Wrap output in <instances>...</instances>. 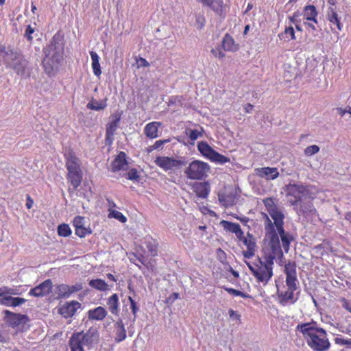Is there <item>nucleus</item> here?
<instances>
[{
    "label": "nucleus",
    "mask_w": 351,
    "mask_h": 351,
    "mask_svg": "<svg viewBox=\"0 0 351 351\" xmlns=\"http://www.w3.org/2000/svg\"><path fill=\"white\" fill-rule=\"evenodd\" d=\"M201 2L203 5L213 8L214 4L216 3L219 6H221L223 1L221 0H197Z\"/></svg>",
    "instance_id": "nucleus-46"
},
{
    "label": "nucleus",
    "mask_w": 351,
    "mask_h": 351,
    "mask_svg": "<svg viewBox=\"0 0 351 351\" xmlns=\"http://www.w3.org/2000/svg\"><path fill=\"white\" fill-rule=\"evenodd\" d=\"M265 219L266 237L269 241L263 249V256L254 261L247 263L249 269L258 282L267 283L273 276L274 260L283 258L279 236L274 228L271 220L267 214H263Z\"/></svg>",
    "instance_id": "nucleus-1"
},
{
    "label": "nucleus",
    "mask_w": 351,
    "mask_h": 351,
    "mask_svg": "<svg viewBox=\"0 0 351 351\" xmlns=\"http://www.w3.org/2000/svg\"><path fill=\"white\" fill-rule=\"evenodd\" d=\"M223 49L227 51H237L239 49V45L236 44L234 38L229 34H226L222 39Z\"/></svg>",
    "instance_id": "nucleus-24"
},
{
    "label": "nucleus",
    "mask_w": 351,
    "mask_h": 351,
    "mask_svg": "<svg viewBox=\"0 0 351 351\" xmlns=\"http://www.w3.org/2000/svg\"><path fill=\"white\" fill-rule=\"evenodd\" d=\"M0 58L6 64L16 61L17 63L14 64L13 69L16 71L17 73H19L21 71H23L25 69V66L23 64L25 63L26 60L23 58L21 53L13 49L7 50L5 47L2 45H0Z\"/></svg>",
    "instance_id": "nucleus-10"
},
{
    "label": "nucleus",
    "mask_w": 351,
    "mask_h": 351,
    "mask_svg": "<svg viewBox=\"0 0 351 351\" xmlns=\"http://www.w3.org/2000/svg\"><path fill=\"white\" fill-rule=\"evenodd\" d=\"M34 32V29L32 27L31 25H27L25 32V36L27 38V39L29 41H32L33 38L32 36V34Z\"/></svg>",
    "instance_id": "nucleus-52"
},
{
    "label": "nucleus",
    "mask_w": 351,
    "mask_h": 351,
    "mask_svg": "<svg viewBox=\"0 0 351 351\" xmlns=\"http://www.w3.org/2000/svg\"><path fill=\"white\" fill-rule=\"evenodd\" d=\"M345 219L351 223V212H348L345 214Z\"/></svg>",
    "instance_id": "nucleus-64"
},
{
    "label": "nucleus",
    "mask_w": 351,
    "mask_h": 351,
    "mask_svg": "<svg viewBox=\"0 0 351 351\" xmlns=\"http://www.w3.org/2000/svg\"><path fill=\"white\" fill-rule=\"evenodd\" d=\"M5 320L6 323L12 328H16L21 325L26 324L29 322V319L26 315L14 313L8 310L4 311Z\"/></svg>",
    "instance_id": "nucleus-13"
},
{
    "label": "nucleus",
    "mask_w": 351,
    "mask_h": 351,
    "mask_svg": "<svg viewBox=\"0 0 351 351\" xmlns=\"http://www.w3.org/2000/svg\"><path fill=\"white\" fill-rule=\"evenodd\" d=\"M63 156L67 170L66 179L75 190L80 186L83 179L80 160L75 155L73 149L70 147L65 149Z\"/></svg>",
    "instance_id": "nucleus-6"
},
{
    "label": "nucleus",
    "mask_w": 351,
    "mask_h": 351,
    "mask_svg": "<svg viewBox=\"0 0 351 351\" xmlns=\"http://www.w3.org/2000/svg\"><path fill=\"white\" fill-rule=\"evenodd\" d=\"M184 100L183 96L176 95L171 97L169 100V105H176L179 104L180 106H182V102Z\"/></svg>",
    "instance_id": "nucleus-44"
},
{
    "label": "nucleus",
    "mask_w": 351,
    "mask_h": 351,
    "mask_svg": "<svg viewBox=\"0 0 351 351\" xmlns=\"http://www.w3.org/2000/svg\"><path fill=\"white\" fill-rule=\"evenodd\" d=\"M319 152V146L316 145H310L308 147H307L304 151V153L305 154L306 156H311L317 153H318Z\"/></svg>",
    "instance_id": "nucleus-41"
},
{
    "label": "nucleus",
    "mask_w": 351,
    "mask_h": 351,
    "mask_svg": "<svg viewBox=\"0 0 351 351\" xmlns=\"http://www.w3.org/2000/svg\"><path fill=\"white\" fill-rule=\"evenodd\" d=\"M33 204H34L33 199H32V197H30L29 195H27V202H26V207H27V208H28V209L32 208Z\"/></svg>",
    "instance_id": "nucleus-57"
},
{
    "label": "nucleus",
    "mask_w": 351,
    "mask_h": 351,
    "mask_svg": "<svg viewBox=\"0 0 351 351\" xmlns=\"http://www.w3.org/2000/svg\"><path fill=\"white\" fill-rule=\"evenodd\" d=\"M87 108L93 110H101L106 108L107 106V99H104L101 101H97V100L93 99L90 102L88 103Z\"/></svg>",
    "instance_id": "nucleus-34"
},
{
    "label": "nucleus",
    "mask_w": 351,
    "mask_h": 351,
    "mask_svg": "<svg viewBox=\"0 0 351 351\" xmlns=\"http://www.w3.org/2000/svg\"><path fill=\"white\" fill-rule=\"evenodd\" d=\"M278 37L283 42L296 39L295 30L292 26L286 27L285 30L278 34Z\"/></svg>",
    "instance_id": "nucleus-31"
},
{
    "label": "nucleus",
    "mask_w": 351,
    "mask_h": 351,
    "mask_svg": "<svg viewBox=\"0 0 351 351\" xmlns=\"http://www.w3.org/2000/svg\"><path fill=\"white\" fill-rule=\"evenodd\" d=\"M238 240L242 241L243 245L247 247V250L243 252L244 257L247 258L252 257L254 255L256 250V242L253 235L248 232L247 236L244 237L243 234V238Z\"/></svg>",
    "instance_id": "nucleus-18"
},
{
    "label": "nucleus",
    "mask_w": 351,
    "mask_h": 351,
    "mask_svg": "<svg viewBox=\"0 0 351 351\" xmlns=\"http://www.w3.org/2000/svg\"><path fill=\"white\" fill-rule=\"evenodd\" d=\"M119 121V118L110 121L107 124L106 126V138H109L114 136V134L118 127V123Z\"/></svg>",
    "instance_id": "nucleus-35"
},
{
    "label": "nucleus",
    "mask_w": 351,
    "mask_h": 351,
    "mask_svg": "<svg viewBox=\"0 0 351 351\" xmlns=\"http://www.w3.org/2000/svg\"><path fill=\"white\" fill-rule=\"evenodd\" d=\"M228 314H229L230 318L232 320L236 321L238 324H241V315L237 311H235L233 309L230 308L228 310Z\"/></svg>",
    "instance_id": "nucleus-45"
},
{
    "label": "nucleus",
    "mask_w": 351,
    "mask_h": 351,
    "mask_svg": "<svg viewBox=\"0 0 351 351\" xmlns=\"http://www.w3.org/2000/svg\"><path fill=\"white\" fill-rule=\"evenodd\" d=\"M224 289L230 294L231 295H233L234 296H241L243 298H249L250 296L244 293V292H242L239 290H237L235 289H233V288H229V287H224Z\"/></svg>",
    "instance_id": "nucleus-42"
},
{
    "label": "nucleus",
    "mask_w": 351,
    "mask_h": 351,
    "mask_svg": "<svg viewBox=\"0 0 351 351\" xmlns=\"http://www.w3.org/2000/svg\"><path fill=\"white\" fill-rule=\"evenodd\" d=\"M296 263L289 261L285 265L284 272L286 275L287 290H278L279 302L282 306L288 304H294L298 297L295 296L294 292L298 289V280L296 272Z\"/></svg>",
    "instance_id": "nucleus-4"
},
{
    "label": "nucleus",
    "mask_w": 351,
    "mask_h": 351,
    "mask_svg": "<svg viewBox=\"0 0 351 351\" xmlns=\"http://www.w3.org/2000/svg\"><path fill=\"white\" fill-rule=\"evenodd\" d=\"M326 19L329 22V26L333 33L336 32V29L341 32L343 29V24L341 22V18L338 16L336 8L329 7L326 12ZM338 34V32H337Z\"/></svg>",
    "instance_id": "nucleus-16"
},
{
    "label": "nucleus",
    "mask_w": 351,
    "mask_h": 351,
    "mask_svg": "<svg viewBox=\"0 0 351 351\" xmlns=\"http://www.w3.org/2000/svg\"><path fill=\"white\" fill-rule=\"evenodd\" d=\"M12 301L11 306H14V307L21 305L26 302V300L24 298H13L12 297Z\"/></svg>",
    "instance_id": "nucleus-54"
},
{
    "label": "nucleus",
    "mask_w": 351,
    "mask_h": 351,
    "mask_svg": "<svg viewBox=\"0 0 351 351\" xmlns=\"http://www.w3.org/2000/svg\"><path fill=\"white\" fill-rule=\"evenodd\" d=\"M75 234L80 238H84L86 236L92 233V230L90 228H85L84 226H82L75 229Z\"/></svg>",
    "instance_id": "nucleus-40"
},
{
    "label": "nucleus",
    "mask_w": 351,
    "mask_h": 351,
    "mask_svg": "<svg viewBox=\"0 0 351 351\" xmlns=\"http://www.w3.org/2000/svg\"><path fill=\"white\" fill-rule=\"evenodd\" d=\"M297 213L304 215H313L316 213V209L311 201L302 200L299 204L298 210H295Z\"/></svg>",
    "instance_id": "nucleus-23"
},
{
    "label": "nucleus",
    "mask_w": 351,
    "mask_h": 351,
    "mask_svg": "<svg viewBox=\"0 0 351 351\" xmlns=\"http://www.w3.org/2000/svg\"><path fill=\"white\" fill-rule=\"evenodd\" d=\"M90 55L92 59V68L93 73L99 77L101 74L100 64H99V57L95 51H90Z\"/></svg>",
    "instance_id": "nucleus-32"
},
{
    "label": "nucleus",
    "mask_w": 351,
    "mask_h": 351,
    "mask_svg": "<svg viewBox=\"0 0 351 351\" xmlns=\"http://www.w3.org/2000/svg\"><path fill=\"white\" fill-rule=\"evenodd\" d=\"M107 315L106 310L102 306H98L88 311V317L90 320L101 321Z\"/></svg>",
    "instance_id": "nucleus-25"
},
{
    "label": "nucleus",
    "mask_w": 351,
    "mask_h": 351,
    "mask_svg": "<svg viewBox=\"0 0 351 351\" xmlns=\"http://www.w3.org/2000/svg\"><path fill=\"white\" fill-rule=\"evenodd\" d=\"M341 302L343 307L351 313V300H346L343 298L341 299Z\"/></svg>",
    "instance_id": "nucleus-55"
},
{
    "label": "nucleus",
    "mask_w": 351,
    "mask_h": 351,
    "mask_svg": "<svg viewBox=\"0 0 351 351\" xmlns=\"http://www.w3.org/2000/svg\"><path fill=\"white\" fill-rule=\"evenodd\" d=\"M126 154L124 152H119L111 163V168L113 172L119 171L128 165Z\"/></svg>",
    "instance_id": "nucleus-22"
},
{
    "label": "nucleus",
    "mask_w": 351,
    "mask_h": 351,
    "mask_svg": "<svg viewBox=\"0 0 351 351\" xmlns=\"http://www.w3.org/2000/svg\"><path fill=\"white\" fill-rule=\"evenodd\" d=\"M88 284L91 287L98 291H106L109 289L108 285L104 280L100 278L90 280Z\"/></svg>",
    "instance_id": "nucleus-33"
},
{
    "label": "nucleus",
    "mask_w": 351,
    "mask_h": 351,
    "mask_svg": "<svg viewBox=\"0 0 351 351\" xmlns=\"http://www.w3.org/2000/svg\"><path fill=\"white\" fill-rule=\"evenodd\" d=\"M210 52L215 57L221 59L225 57V53L223 49L220 47H217L215 49H212Z\"/></svg>",
    "instance_id": "nucleus-47"
},
{
    "label": "nucleus",
    "mask_w": 351,
    "mask_h": 351,
    "mask_svg": "<svg viewBox=\"0 0 351 351\" xmlns=\"http://www.w3.org/2000/svg\"><path fill=\"white\" fill-rule=\"evenodd\" d=\"M81 307V304L75 300L66 302L58 306V313L64 318L72 317Z\"/></svg>",
    "instance_id": "nucleus-15"
},
{
    "label": "nucleus",
    "mask_w": 351,
    "mask_h": 351,
    "mask_svg": "<svg viewBox=\"0 0 351 351\" xmlns=\"http://www.w3.org/2000/svg\"><path fill=\"white\" fill-rule=\"evenodd\" d=\"M97 339V332L92 330L73 332L69 341L70 350L84 351V348L90 349Z\"/></svg>",
    "instance_id": "nucleus-7"
},
{
    "label": "nucleus",
    "mask_w": 351,
    "mask_h": 351,
    "mask_svg": "<svg viewBox=\"0 0 351 351\" xmlns=\"http://www.w3.org/2000/svg\"><path fill=\"white\" fill-rule=\"evenodd\" d=\"M108 211H109L108 217L114 218V219L119 220L121 223H125L127 221L126 217L124 216L122 214V213H121L118 210L112 209L111 208H108Z\"/></svg>",
    "instance_id": "nucleus-36"
},
{
    "label": "nucleus",
    "mask_w": 351,
    "mask_h": 351,
    "mask_svg": "<svg viewBox=\"0 0 351 351\" xmlns=\"http://www.w3.org/2000/svg\"><path fill=\"white\" fill-rule=\"evenodd\" d=\"M155 164L165 171H175L186 165L183 159H177L169 156H158L154 160Z\"/></svg>",
    "instance_id": "nucleus-12"
},
{
    "label": "nucleus",
    "mask_w": 351,
    "mask_h": 351,
    "mask_svg": "<svg viewBox=\"0 0 351 351\" xmlns=\"http://www.w3.org/2000/svg\"><path fill=\"white\" fill-rule=\"evenodd\" d=\"M139 61L141 62V66L147 67L149 66V63L145 58H141Z\"/></svg>",
    "instance_id": "nucleus-58"
},
{
    "label": "nucleus",
    "mask_w": 351,
    "mask_h": 351,
    "mask_svg": "<svg viewBox=\"0 0 351 351\" xmlns=\"http://www.w3.org/2000/svg\"><path fill=\"white\" fill-rule=\"evenodd\" d=\"M314 250L321 256L328 254L329 252L333 253L335 252L330 242L326 240H324L322 243L315 245L314 247Z\"/></svg>",
    "instance_id": "nucleus-30"
},
{
    "label": "nucleus",
    "mask_w": 351,
    "mask_h": 351,
    "mask_svg": "<svg viewBox=\"0 0 351 351\" xmlns=\"http://www.w3.org/2000/svg\"><path fill=\"white\" fill-rule=\"evenodd\" d=\"M127 178L130 180H137L139 178L138 171L134 168L131 169L128 173Z\"/></svg>",
    "instance_id": "nucleus-49"
},
{
    "label": "nucleus",
    "mask_w": 351,
    "mask_h": 351,
    "mask_svg": "<svg viewBox=\"0 0 351 351\" xmlns=\"http://www.w3.org/2000/svg\"><path fill=\"white\" fill-rule=\"evenodd\" d=\"M210 171V165L199 160L191 161L186 167L184 173L186 177L192 180H204Z\"/></svg>",
    "instance_id": "nucleus-9"
},
{
    "label": "nucleus",
    "mask_w": 351,
    "mask_h": 351,
    "mask_svg": "<svg viewBox=\"0 0 351 351\" xmlns=\"http://www.w3.org/2000/svg\"><path fill=\"white\" fill-rule=\"evenodd\" d=\"M220 225L226 231L235 234L238 239L243 238V231L241 230L239 223L228 221L226 220H221Z\"/></svg>",
    "instance_id": "nucleus-20"
},
{
    "label": "nucleus",
    "mask_w": 351,
    "mask_h": 351,
    "mask_svg": "<svg viewBox=\"0 0 351 351\" xmlns=\"http://www.w3.org/2000/svg\"><path fill=\"white\" fill-rule=\"evenodd\" d=\"M300 16V12L299 11L295 12L292 16H289V20L292 23H297L298 21V18Z\"/></svg>",
    "instance_id": "nucleus-56"
},
{
    "label": "nucleus",
    "mask_w": 351,
    "mask_h": 351,
    "mask_svg": "<svg viewBox=\"0 0 351 351\" xmlns=\"http://www.w3.org/2000/svg\"><path fill=\"white\" fill-rule=\"evenodd\" d=\"M107 306L110 312L117 316L119 313V300L117 293L112 294L107 300Z\"/></svg>",
    "instance_id": "nucleus-26"
},
{
    "label": "nucleus",
    "mask_w": 351,
    "mask_h": 351,
    "mask_svg": "<svg viewBox=\"0 0 351 351\" xmlns=\"http://www.w3.org/2000/svg\"><path fill=\"white\" fill-rule=\"evenodd\" d=\"M335 343L339 346H346L348 348H351V339H344L342 337H335Z\"/></svg>",
    "instance_id": "nucleus-43"
},
{
    "label": "nucleus",
    "mask_w": 351,
    "mask_h": 351,
    "mask_svg": "<svg viewBox=\"0 0 351 351\" xmlns=\"http://www.w3.org/2000/svg\"><path fill=\"white\" fill-rule=\"evenodd\" d=\"M197 149L202 156L210 161L221 165L230 162V158L214 150L207 142L201 141L197 143Z\"/></svg>",
    "instance_id": "nucleus-11"
},
{
    "label": "nucleus",
    "mask_w": 351,
    "mask_h": 351,
    "mask_svg": "<svg viewBox=\"0 0 351 351\" xmlns=\"http://www.w3.org/2000/svg\"><path fill=\"white\" fill-rule=\"evenodd\" d=\"M263 203L274 220V222L271 221V223L278 235L279 234L285 252L287 253L289 250L291 242L293 240V237L291 234L286 232L284 229L285 215L278 208L274 197L265 198L263 199Z\"/></svg>",
    "instance_id": "nucleus-3"
},
{
    "label": "nucleus",
    "mask_w": 351,
    "mask_h": 351,
    "mask_svg": "<svg viewBox=\"0 0 351 351\" xmlns=\"http://www.w3.org/2000/svg\"><path fill=\"white\" fill-rule=\"evenodd\" d=\"M256 175L267 180H275L279 176V172L276 167H259L255 169Z\"/></svg>",
    "instance_id": "nucleus-19"
},
{
    "label": "nucleus",
    "mask_w": 351,
    "mask_h": 351,
    "mask_svg": "<svg viewBox=\"0 0 351 351\" xmlns=\"http://www.w3.org/2000/svg\"><path fill=\"white\" fill-rule=\"evenodd\" d=\"M64 47L53 36L50 44L44 49L45 56L43 66L48 75H54L58 70L64 58Z\"/></svg>",
    "instance_id": "nucleus-5"
},
{
    "label": "nucleus",
    "mask_w": 351,
    "mask_h": 351,
    "mask_svg": "<svg viewBox=\"0 0 351 351\" xmlns=\"http://www.w3.org/2000/svg\"><path fill=\"white\" fill-rule=\"evenodd\" d=\"M161 125L160 122H151L147 124L144 129L145 135L150 138H156L158 136V128Z\"/></svg>",
    "instance_id": "nucleus-27"
},
{
    "label": "nucleus",
    "mask_w": 351,
    "mask_h": 351,
    "mask_svg": "<svg viewBox=\"0 0 351 351\" xmlns=\"http://www.w3.org/2000/svg\"><path fill=\"white\" fill-rule=\"evenodd\" d=\"M8 293H10V291L6 287L0 288V296H3V294Z\"/></svg>",
    "instance_id": "nucleus-62"
},
{
    "label": "nucleus",
    "mask_w": 351,
    "mask_h": 351,
    "mask_svg": "<svg viewBox=\"0 0 351 351\" xmlns=\"http://www.w3.org/2000/svg\"><path fill=\"white\" fill-rule=\"evenodd\" d=\"M83 285L81 282H77L73 285H68L66 284L58 285L56 287L57 293L60 298H68L72 294L81 291Z\"/></svg>",
    "instance_id": "nucleus-17"
},
{
    "label": "nucleus",
    "mask_w": 351,
    "mask_h": 351,
    "mask_svg": "<svg viewBox=\"0 0 351 351\" xmlns=\"http://www.w3.org/2000/svg\"><path fill=\"white\" fill-rule=\"evenodd\" d=\"M137 259L143 265H145V263H147V261L145 260V258L143 255H141V256H138Z\"/></svg>",
    "instance_id": "nucleus-61"
},
{
    "label": "nucleus",
    "mask_w": 351,
    "mask_h": 351,
    "mask_svg": "<svg viewBox=\"0 0 351 351\" xmlns=\"http://www.w3.org/2000/svg\"><path fill=\"white\" fill-rule=\"evenodd\" d=\"M295 330L301 332L308 346L313 351H328L330 348L331 343L326 330L319 327L316 322L298 324Z\"/></svg>",
    "instance_id": "nucleus-2"
},
{
    "label": "nucleus",
    "mask_w": 351,
    "mask_h": 351,
    "mask_svg": "<svg viewBox=\"0 0 351 351\" xmlns=\"http://www.w3.org/2000/svg\"><path fill=\"white\" fill-rule=\"evenodd\" d=\"M201 130H198L196 129H188L186 130V134L189 135V137L191 141H195L197 140L199 136H202V132H204V130L202 128H200Z\"/></svg>",
    "instance_id": "nucleus-38"
},
{
    "label": "nucleus",
    "mask_w": 351,
    "mask_h": 351,
    "mask_svg": "<svg viewBox=\"0 0 351 351\" xmlns=\"http://www.w3.org/2000/svg\"><path fill=\"white\" fill-rule=\"evenodd\" d=\"M169 140H159L156 141L154 144L149 147L148 151L152 152L154 149L160 148L164 143H168Z\"/></svg>",
    "instance_id": "nucleus-51"
},
{
    "label": "nucleus",
    "mask_w": 351,
    "mask_h": 351,
    "mask_svg": "<svg viewBox=\"0 0 351 351\" xmlns=\"http://www.w3.org/2000/svg\"><path fill=\"white\" fill-rule=\"evenodd\" d=\"M115 337L116 342H121L126 338V330L121 319L118 320L115 324Z\"/></svg>",
    "instance_id": "nucleus-28"
},
{
    "label": "nucleus",
    "mask_w": 351,
    "mask_h": 351,
    "mask_svg": "<svg viewBox=\"0 0 351 351\" xmlns=\"http://www.w3.org/2000/svg\"><path fill=\"white\" fill-rule=\"evenodd\" d=\"M192 189L198 197L205 199L210 193L208 182H195L192 185Z\"/></svg>",
    "instance_id": "nucleus-21"
},
{
    "label": "nucleus",
    "mask_w": 351,
    "mask_h": 351,
    "mask_svg": "<svg viewBox=\"0 0 351 351\" xmlns=\"http://www.w3.org/2000/svg\"><path fill=\"white\" fill-rule=\"evenodd\" d=\"M317 14L316 8L314 5H308L304 8V17L306 21H311L317 24Z\"/></svg>",
    "instance_id": "nucleus-29"
},
{
    "label": "nucleus",
    "mask_w": 351,
    "mask_h": 351,
    "mask_svg": "<svg viewBox=\"0 0 351 351\" xmlns=\"http://www.w3.org/2000/svg\"><path fill=\"white\" fill-rule=\"evenodd\" d=\"M254 108V106L253 105L250 104H247L245 107V112L247 113H250L252 111Z\"/></svg>",
    "instance_id": "nucleus-60"
},
{
    "label": "nucleus",
    "mask_w": 351,
    "mask_h": 351,
    "mask_svg": "<svg viewBox=\"0 0 351 351\" xmlns=\"http://www.w3.org/2000/svg\"><path fill=\"white\" fill-rule=\"evenodd\" d=\"M128 300H129V302L130 303V308H131L132 314L134 316V317H136V313H137V312L138 311V307L137 306V304H136V302L134 301V300L131 296L128 297Z\"/></svg>",
    "instance_id": "nucleus-50"
},
{
    "label": "nucleus",
    "mask_w": 351,
    "mask_h": 351,
    "mask_svg": "<svg viewBox=\"0 0 351 351\" xmlns=\"http://www.w3.org/2000/svg\"><path fill=\"white\" fill-rule=\"evenodd\" d=\"M12 296H3L1 298H0V304L7 306H12Z\"/></svg>",
    "instance_id": "nucleus-53"
},
{
    "label": "nucleus",
    "mask_w": 351,
    "mask_h": 351,
    "mask_svg": "<svg viewBox=\"0 0 351 351\" xmlns=\"http://www.w3.org/2000/svg\"><path fill=\"white\" fill-rule=\"evenodd\" d=\"M84 217L82 216H76L73 221V226L75 229L84 226Z\"/></svg>",
    "instance_id": "nucleus-48"
},
{
    "label": "nucleus",
    "mask_w": 351,
    "mask_h": 351,
    "mask_svg": "<svg viewBox=\"0 0 351 351\" xmlns=\"http://www.w3.org/2000/svg\"><path fill=\"white\" fill-rule=\"evenodd\" d=\"M52 288V280L51 279H47L38 286L31 289L28 295L36 298L44 297L51 293Z\"/></svg>",
    "instance_id": "nucleus-14"
},
{
    "label": "nucleus",
    "mask_w": 351,
    "mask_h": 351,
    "mask_svg": "<svg viewBox=\"0 0 351 351\" xmlns=\"http://www.w3.org/2000/svg\"><path fill=\"white\" fill-rule=\"evenodd\" d=\"M58 234L60 237H66L71 234V230L66 223H62L58 227Z\"/></svg>",
    "instance_id": "nucleus-37"
},
{
    "label": "nucleus",
    "mask_w": 351,
    "mask_h": 351,
    "mask_svg": "<svg viewBox=\"0 0 351 351\" xmlns=\"http://www.w3.org/2000/svg\"><path fill=\"white\" fill-rule=\"evenodd\" d=\"M107 201L109 204V208H111L112 209H113L114 207H116V204L112 200L107 199Z\"/></svg>",
    "instance_id": "nucleus-63"
},
{
    "label": "nucleus",
    "mask_w": 351,
    "mask_h": 351,
    "mask_svg": "<svg viewBox=\"0 0 351 351\" xmlns=\"http://www.w3.org/2000/svg\"><path fill=\"white\" fill-rule=\"evenodd\" d=\"M149 252L153 256H157L158 245L155 241H149L146 243Z\"/></svg>",
    "instance_id": "nucleus-39"
},
{
    "label": "nucleus",
    "mask_w": 351,
    "mask_h": 351,
    "mask_svg": "<svg viewBox=\"0 0 351 351\" xmlns=\"http://www.w3.org/2000/svg\"><path fill=\"white\" fill-rule=\"evenodd\" d=\"M285 191L287 202L294 210H298L299 204L302 200H305L309 195L308 186L303 184L289 183L285 186Z\"/></svg>",
    "instance_id": "nucleus-8"
},
{
    "label": "nucleus",
    "mask_w": 351,
    "mask_h": 351,
    "mask_svg": "<svg viewBox=\"0 0 351 351\" xmlns=\"http://www.w3.org/2000/svg\"><path fill=\"white\" fill-rule=\"evenodd\" d=\"M144 266L149 270L154 271L155 270V266L150 263L149 262H147Z\"/></svg>",
    "instance_id": "nucleus-59"
}]
</instances>
